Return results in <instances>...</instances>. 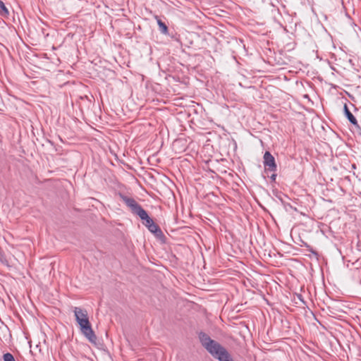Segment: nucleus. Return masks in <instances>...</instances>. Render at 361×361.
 <instances>
[{
	"label": "nucleus",
	"mask_w": 361,
	"mask_h": 361,
	"mask_svg": "<svg viewBox=\"0 0 361 361\" xmlns=\"http://www.w3.org/2000/svg\"><path fill=\"white\" fill-rule=\"evenodd\" d=\"M199 339L202 345L215 359L219 361H234L227 350L219 343L212 339L206 333L200 332Z\"/></svg>",
	"instance_id": "f257e3e1"
},
{
	"label": "nucleus",
	"mask_w": 361,
	"mask_h": 361,
	"mask_svg": "<svg viewBox=\"0 0 361 361\" xmlns=\"http://www.w3.org/2000/svg\"><path fill=\"white\" fill-rule=\"evenodd\" d=\"M121 200L126 204L129 208L130 212L137 216H138L142 221V224L149 228L151 225L154 224L153 219L150 218L147 212L139 204L135 199L128 197L125 195L120 194Z\"/></svg>",
	"instance_id": "f03ea898"
},
{
	"label": "nucleus",
	"mask_w": 361,
	"mask_h": 361,
	"mask_svg": "<svg viewBox=\"0 0 361 361\" xmlns=\"http://www.w3.org/2000/svg\"><path fill=\"white\" fill-rule=\"evenodd\" d=\"M76 322L80 326L81 333L85 336V337L91 343L96 344L97 338L94 331L92 330L89 318L81 319Z\"/></svg>",
	"instance_id": "7ed1b4c3"
},
{
	"label": "nucleus",
	"mask_w": 361,
	"mask_h": 361,
	"mask_svg": "<svg viewBox=\"0 0 361 361\" xmlns=\"http://www.w3.org/2000/svg\"><path fill=\"white\" fill-rule=\"evenodd\" d=\"M263 158L265 169L270 171L275 172L277 169V166L273 155L269 152L267 151L265 152Z\"/></svg>",
	"instance_id": "20e7f679"
},
{
	"label": "nucleus",
	"mask_w": 361,
	"mask_h": 361,
	"mask_svg": "<svg viewBox=\"0 0 361 361\" xmlns=\"http://www.w3.org/2000/svg\"><path fill=\"white\" fill-rule=\"evenodd\" d=\"M344 114L349 122L354 126L355 128H358L360 130V128L359 127V123L356 119V118L353 116V114L350 112V111L348 109V107L346 104H344L343 107Z\"/></svg>",
	"instance_id": "39448f33"
},
{
	"label": "nucleus",
	"mask_w": 361,
	"mask_h": 361,
	"mask_svg": "<svg viewBox=\"0 0 361 361\" xmlns=\"http://www.w3.org/2000/svg\"><path fill=\"white\" fill-rule=\"evenodd\" d=\"M157 238L163 240L165 237L160 227L155 223L147 228Z\"/></svg>",
	"instance_id": "423d86ee"
},
{
	"label": "nucleus",
	"mask_w": 361,
	"mask_h": 361,
	"mask_svg": "<svg viewBox=\"0 0 361 361\" xmlns=\"http://www.w3.org/2000/svg\"><path fill=\"white\" fill-rule=\"evenodd\" d=\"M75 320L78 321L81 319L88 318L87 312L86 310L81 307H75L73 310Z\"/></svg>",
	"instance_id": "0eeeda50"
},
{
	"label": "nucleus",
	"mask_w": 361,
	"mask_h": 361,
	"mask_svg": "<svg viewBox=\"0 0 361 361\" xmlns=\"http://www.w3.org/2000/svg\"><path fill=\"white\" fill-rule=\"evenodd\" d=\"M157 18V24L159 25V30L160 32L162 33V34H167L168 33V27L166 26V25L162 22L159 18Z\"/></svg>",
	"instance_id": "6e6552de"
},
{
	"label": "nucleus",
	"mask_w": 361,
	"mask_h": 361,
	"mask_svg": "<svg viewBox=\"0 0 361 361\" xmlns=\"http://www.w3.org/2000/svg\"><path fill=\"white\" fill-rule=\"evenodd\" d=\"M0 15L4 17H7L9 15V11L6 7L4 3L0 0Z\"/></svg>",
	"instance_id": "1a4fd4ad"
},
{
	"label": "nucleus",
	"mask_w": 361,
	"mask_h": 361,
	"mask_svg": "<svg viewBox=\"0 0 361 361\" xmlns=\"http://www.w3.org/2000/svg\"><path fill=\"white\" fill-rule=\"evenodd\" d=\"M0 262L3 264H6V265L8 264V262L6 259V257L1 247H0Z\"/></svg>",
	"instance_id": "9d476101"
},
{
	"label": "nucleus",
	"mask_w": 361,
	"mask_h": 361,
	"mask_svg": "<svg viewBox=\"0 0 361 361\" xmlns=\"http://www.w3.org/2000/svg\"><path fill=\"white\" fill-rule=\"evenodd\" d=\"M4 361H16L13 355L10 353H6L3 355Z\"/></svg>",
	"instance_id": "9b49d317"
},
{
	"label": "nucleus",
	"mask_w": 361,
	"mask_h": 361,
	"mask_svg": "<svg viewBox=\"0 0 361 361\" xmlns=\"http://www.w3.org/2000/svg\"><path fill=\"white\" fill-rule=\"evenodd\" d=\"M276 173H273L271 176V179L272 181H275L276 180Z\"/></svg>",
	"instance_id": "f8f14e48"
}]
</instances>
